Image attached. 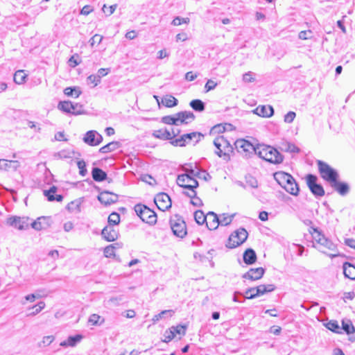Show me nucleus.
Segmentation results:
<instances>
[{
	"mask_svg": "<svg viewBox=\"0 0 355 355\" xmlns=\"http://www.w3.org/2000/svg\"><path fill=\"white\" fill-rule=\"evenodd\" d=\"M257 155L271 164H278L283 162L284 156L274 147L266 144L257 145Z\"/></svg>",
	"mask_w": 355,
	"mask_h": 355,
	"instance_id": "obj_1",
	"label": "nucleus"
},
{
	"mask_svg": "<svg viewBox=\"0 0 355 355\" xmlns=\"http://www.w3.org/2000/svg\"><path fill=\"white\" fill-rule=\"evenodd\" d=\"M317 165L320 176L330 184L335 180H338L339 174L338 171L329 166L327 163L318 160Z\"/></svg>",
	"mask_w": 355,
	"mask_h": 355,
	"instance_id": "obj_2",
	"label": "nucleus"
},
{
	"mask_svg": "<svg viewBox=\"0 0 355 355\" xmlns=\"http://www.w3.org/2000/svg\"><path fill=\"white\" fill-rule=\"evenodd\" d=\"M214 145L216 148L215 153L220 157H223L224 159H230V153L232 151V146L230 142L223 136H218L214 140Z\"/></svg>",
	"mask_w": 355,
	"mask_h": 355,
	"instance_id": "obj_3",
	"label": "nucleus"
},
{
	"mask_svg": "<svg viewBox=\"0 0 355 355\" xmlns=\"http://www.w3.org/2000/svg\"><path fill=\"white\" fill-rule=\"evenodd\" d=\"M134 209L142 221L149 225L156 223L157 218L156 213L146 205L137 204L135 206Z\"/></svg>",
	"mask_w": 355,
	"mask_h": 355,
	"instance_id": "obj_4",
	"label": "nucleus"
},
{
	"mask_svg": "<svg viewBox=\"0 0 355 355\" xmlns=\"http://www.w3.org/2000/svg\"><path fill=\"white\" fill-rule=\"evenodd\" d=\"M248 233L245 229L241 227L234 231L228 239L226 246L228 248H234L243 244L248 239Z\"/></svg>",
	"mask_w": 355,
	"mask_h": 355,
	"instance_id": "obj_5",
	"label": "nucleus"
},
{
	"mask_svg": "<svg viewBox=\"0 0 355 355\" xmlns=\"http://www.w3.org/2000/svg\"><path fill=\"white\" fill-rule=\"evenodd\" d=\"M170 225L175 236L182 239L187 235V225L184 220L181 218L175 216V218L170 220Z\"/></svg>",
	"mask_w": 355,
	"mask_h": 355,
	"instance_id": "obj_6",
	"label": "nucleus"
},
{
	"mask_svg": "<svg viewBox=\"0 0 355 355\" xmlns=\"http://www.w3.org/2000/svg\"><path fill=\"white\" fill-rule=\"evenodd\" d=\"M318 250L324 253L327 254L329 257L334 258L339 255L337 246L331 240L324 237L322 239V242L319 244Z\"/></svg>",
	"mask_w": 355,
	"mask_h": 355,
	"instance_id": "obj_7",
	"label": "nucleus"
},
{
	"mask_svg": "<svg viewBox=\"0 0 355 355\" xmlns=\"http://www.w3.org/2000/svg\"><path fill=\"white\" fill-rule=\"evenodd\" d=\"M306 184L311 192L316 197H322L324 196V190L323 187L317 183L318 178L313 174H308L306 176Z\"/></svg>",
	"mask_w": 355,
	"mask_h": 355,
	"instance_id": "obj_8",
	"label": "nucleus"
},
{
	"mask_svg": "<svg viewBox=\"0 0 355 355\" xmlns=\"http://www.w3.org/2000/svg\"><path fill=\"white\" fill-rule=\"evenodd\" d=\"M234 145L237 151L245 157L252 153L257 155V146H254L250 141L245 139H237L234 142Z\"/></svg>",
	"mask_w": 355,
	"mask_h": 355,
	"instance_id": "obj_9",
	"label": "nucleus"
},
{
	"mask_svg": "<svg viewBox=\"0 0 355 355\" xmlns=\"http://www.w3.org/2000/svg\"><path fill=\"white\" fill-rule=\"evenodd\" d=\"M177 184L184 189H196L199 185L198 182L186 172L178 176Z\"/></svg>",
	"mask_w": 355,
	"mask_h": 355,
	"instance_id": "obj_10",
	"label": "nucleus"
},
{
	"mask_svg": "<svg viewBox=\"0 0 355 355\" xmlns=\"http://www.w3.org/2000/svg\"><path fill=\"white\" fill-rule=\"evenodd\" d=\"M6 224L19 230H24L28 228L30 223L28 217L13 216L7 218Z\"/></svg>",
	"mask_w": 355,
	"mask_h": 355,
	"instance_id": "obj_11",
	"label": "nucleus"
},
{
	"mask_svg": "<svg viewBox=\"0 0 355 355\" xmlns=\"http://www.w3.org/2000/svg\"><path fill=\"white\" fill-rule=\"evenodd\" d=\"M202 137H203V135L201 133L193 132L184 134L179 138L173 139L171 144L175 146H184L187 143L196 138H197L196 142H198Z\"/></svg>",
	"mask_w": 355,
	"mask_h": 355,
	"instance_id": "obj_12",
	"label": "nucleus"
},
{
	"mask_svg": "<svg viewBox=\"0 0 355 355\" xmlns=\"http://www.w3.org/2000/svg\"><path fill=\"white\" fill-rule=\"evenodd\" d=\"M103 139L102 135L96 130L87 131L83 138V141L90 146H98Z\"/></svg>",
	"mask_w": 355,
	"mask_h": 355,
	"instance_id": "obj_13",
	"label": "nucleus"
},
{
	"mask_svg": "<svg viewBox=\"0 0 355 355\" xmlns=\"http://www.w3.org/2000/svg\"><path fill=\"white\" fill-rule=\"evenodd\" d=\"M154 202L161 211H166L171 207V200L169 196L165 193H160L155 196Z\"/></svg>",
	"mask_w": 355,
	"mask_h": 355,
	"instance_id": "obj_14",
	"label": "nucleus"
},
{
	"mask_svg": "<svg viewBox=\"0 0 355 355\" xmlns=\"http://www.w3.org/2000/svg\"><path fill=\"white\" fill-rule=\"evenodd\" d=\"M186 173H189L193 178H202L206 181L211 180V175L204 170H200L196 165L193 168L191 164L183 169Z\"/></svg>",
	"mask_w": 355,
	"mask_h": 355,
	"instance_id": "obj_15",
	"label": "nucleus"
},
{
	"mask_svg": "<svg viewBox=\"0 0 355 355\" xmlns=\"http://www.w3.org/2000/svg\"><path fill=\"white\" fill-rule=\"evenodd\" d=\"M118 198L119 196L117 194L107 191H102L98 196V200L101 203L105 205H110L111 204L116 202L118 201Z\"/></svg>",
	"mask_w": 355,
	"mask_h": 355,
	"instance_id": "obj_16",
	"label": "nucleus"
},
{
	"mask_svg": "<svg viewBox=\"0 0 355 355\" xmlns=\"http://www.w3.org/2000/svg\"><path fill=\"white\" fill-rule=\"evenodd\" d=\"M341 331H345L349 336V340L355 342V327L352 321L349 319H343L342 320ZM343 331H341V334Z\"/></svg>",
	"mask_w": 355,
	"mask_h": 355,
	"instance_id": "obj_17",
	"label": "nucleus"
},
{
	"mask_svg": "<svg viewBox=\"0 0 355 355\" xmlns=\"http://www.w3.org/2000/svg\"><path fill=\"white\" fill-rule=\"evenodd\" d=\"M102 236L107 241H114L118 239L119 231L114 226L107 225L101 232Z\"/></svg>",
	"mask_w": 355,
	"mask_h": 355,
	"instance_id": "obj_18",
	"label": "nucleus"
},
{
	"mask_svg": "<svg viewBox=\"0 0 355 355\" xmlns=\"http://www.w3.org/2000/svg\"><path fill=\"white\" fill-rule=\"evenodd\" d=\"M265 269L262 267L257 268H250L247 272L243 275V279L250 280H258L260 279L264 275Z\"/></svg>",
	"mask_w": 355,
	"mask_h": 355,
	"instance_id": "obj_19",
	"label": "nucleus"
},
{
	"mask_svg": "<svg viewBox=\"0 0 355 355\" xmlns=\"http://www.w3.org/2000/svg\"><path fill=\"white\" fill-rule=\"evenodd\" d=\"M330 185L336 192L343 196L347 195L350 190L349 185L347 182H340L338 181V180L333 182Z\"/></svg>",
	"mask_w": 355,
	"mask_h": 355,
	"instance_id": "obj_20",
	"label": "nucleus"
},
{
	"mask_svg": "<svg viewBox=\"0 0 355 355\" xmlns=\"http://www.w3.org/2000/svg\"><path fill=\"white\" fill-rule=\"evenodd\" d=\"M274 178L282 187H284L288 182L294 181V178L291 175L283 171L275 173Z\"/></svg>",
	"mask_w": 355,
	"mask_h": 355,
	"instance_id": "obj_21",
	"label": "nucleus"
},
{
	"mask_svg": "<svg viewBox=\"0 0 355 355\" xmlns=\"http://www.w3.org/2000/svg\"><path fill=\"white\" fill-rule=\"evenodd\" d=\"M207 221H205V223L207 228L210 230L217 229L220 225L219 217L218 215L213 211H209L207 214Z\"/></svg>",
	"mask_w": 355,
	"mask_h": 355,
	"instance_id": "obj_22",
	"label": "nucleus"
},
{
	"mask_svg": "<svg viewBox=\"0 0 355 355\" xmlns=\"http://www.w3.org/2000/svg\"><path fill=\"white\" fill-rule=\"evenodd\" d=\"M253 112L262 117H270L274 114V109L271 105H259Z\"/></svg>",
	"mask_w": 355,
	"mask_h": 355,
	"instance_id": "obj_23",
	"label": "nucleus"
},
{
	"mask_svg": "<svg viewBox=\"0 0 355 355\" xmlns=\"http://www.w3.org/2000/svg\"><path fill=\"white\" fill-rule=\"evenodd\" d=\"M177 114L180 125L188 124L195 119V115L191 111H182Z\"/></svg>",
	"mask_w": 355,
	"mask_h": 355,
	"instance_id": "obj_24",
	"label": "nucleus"
},
{
	"mask_svg": "<svg viewBox=\"0 0 355 355\" xmlns=\"http://www.w3.org/2000/svg\"><path fill=\"white\" fill-rule=\"evenodd\" d=\"M57 191L55 186H52L49 190H44V195L47 198V200L50 202L57 201L61 202L63 200L62 195H54Z\"/></svg>",
	"mask_w": 355,
	"mask_h": 355,
	"instance_id": "obj_25",
	"label": "nucleus"
},
{
	"mask_svg": "<svg viewBox=\"0 0 355 355\" xmlns=\"http://www.w3.org/2000/svg\"><path fill=\"white\" fill-rule=\"evenodd\" d=\"M83 336L81 334H76L75 336H70L68 338L60 343V345L64 347H75L78 343H79Z\"/></svg>",
	"mask_w": 355,
	"mask_h": 355,
	"instance_id": "obj_26",
	"label": "nucleus"
},
{
	"mask_svg": "<svg viewBox=\"0 0 355 355\" xmlns=\"http://www.w3.org/2000/svg\"><path fill=\"white\" fill-rule=\"evenodd\" d=\"M243 261L248 265H252L257 261V254L252 248L247 249L243 255Z\"/></svg>",
	"mask_w": 355,
	"mask_h": 355,
	"instance_id": "obj_27",
	"label": "nucleus"
},
{
	"mask_svg": "<svg viewBox=\"0 0 355 355\" xmlns=\"http://www.w3.org/2000/svg\"><path fill=\"white\" fill-rule=\"evenodd\" d=\"M92 178L96 182H103L107 178V173L103 171L101 168L98 167H94L92 171Z\"/></svg>",
	"mask_w": 355,
	"mask_h": 355,
	"instance_id": "obj_28",
	"label": "nucleus"
},
{
	"mask_svg": "<svg viewBox=\"0 0 355 355\" xmlns=\"http://www.w3.org/2000/svg\"><path fill=\"white\" fill-rule=\"evenodd\" d=\"M152 135L154 137L157 139L163 140L171 139V131L166 128L154 130Z\"/></svg>",
	"mask_w": 355,
	"mask_h": 355,
	"instance_id": "obj_29",
	"label": "nucleus"
},
{
	"mask_svg": "<svg viewBox=\"0 0 355 355\" xmlns=\"http://www.w3.org/2000/svg\"><path fill=\"white\" fill-rule=\"evenodd\" d=\"M19 166V164L17 161L0 159V170H8L9 168L16 170Z\"/></svg>",
	"mask_w": 355,
	"mask_h": 355,
	"instance_id": "obj_30",
	"label": "nucleus"
},
{
	"mask_svg": "<svg viewBox=\"0 0 355 355\" xmlns=\"http://www.w3.org/2000/svg\"><path fill=\"white\" fill-rule=\"evenodd\" d=\"M343 273L345 277L355 279V266L349 262L343 264Z\"/></svg>",
	"mask_w": 355,
	"mask_h": 355,
	"instance_id": "obj_31",
	"label": "nucleus"
},
{
	"mask_svg": "<svg viewBox=\"0 0 355 355\" xmlns=\"http://www.w3.org/2000/svg\"><path fill=\"white\" fill-rule=\"evenodd\" d=\"M279 148L282 151L288 152V153H299L300 151V148L296 146L295 144L288 142V141H282L280 144Z\"/></svg>",
	"mask_w": 355,
	"mask_h": 355,
	"instance_id": "obj_32",
	"label": "nucleus"
},
{
	"mask_svg": "<svg viewBox=\"0 0 355 355\" xmlns=\"http://www.w3.org/2000/svg\"><path fill=\"white\" fill-rule=\"evenodd\" d=\"M288 193H291L293 196H297L300 189L298 184L296 183L295 180L288 182L286 185L283 187Z\"/></svg>",
	"mask_w": 355,
	"mask_h": 355,
	"instance_id": "obj_33",
	"label": "nucleus"
},
{
	"mask_svg": "<svg viewBox=\"0 0 355 355\" xmlns=\"http://www.w3.org/2000/svg\"><path fill=\"white\" fill-rule=\"evenodd\" d=\"M120 147V143L119 141H112L107 144L103 146L99 149L101 153H107L116 150Z\"/></svg>",
	"mask_w": 355,
	"mask_h": 355,
	"instance_id": "obj_34",
	"label": "nucleus"
},
{
	"mask_svg": "<svg viewBox=\"0 0 355 355\" xmlns=\"http://www.w3.org/2000/svg\"><path fill=\"white\" fill-rule=\"evenodd\" d=\"M162 103L166 107H173L178 105V101L173 96L166 95L162 98Z\"/></svg>",
	"mask_w": 355,
	"mask_h": 355,
	"instance_id": "obj_35",
	"label": "nucleus"
},
{
	"mask_svg": "<svg viewBox=\"0 0 355 355\" xmlns=\"http://www.w3.org/2000/svg\"><path fill=\"white\" fill-rule=\"evenodd\" d=\"M190 107L196 112H201L205 109V104L203 101L200 99L192 100L189 103Z\"/></svg>",
	"mask_w": 355,
	"mask_h": 355,
	"instance_id": "obj_36",
	"label": "nucleus"
},
{
	"mask_svg": "<svg viewBox=\"0 0 355 355\" xmlns=\"http://www.w3.org/2000/svg\"><path fill=\"white\" fill-rule=\"evenodd\" d=\"M82 92L78 87H68L64 89V94L67 96L78 98Z\"/></svg>",
	"mask_w": 355,
	"mask_h": 355,
	"instance_id": "obj_37",
	"label": "nucleus"
},
{
	"mask_svg": "<svg viewBox=\"0 0 355 355\" xmlns=\"http://www.w3.org/2000/svg\"><path fill=\"white\" fill-rule=\"evenodd\" d=\"M252 290L256 291L255 293H251L250 296H246V299H254L257 297L262 295L263 294L267 293V290H266V287L264 284L259 285L257 287H252Z\"/></svg>",
	"mask_w": 355,
	"mask_h": 355,
	"instance_id": "obj_38",
	"label": "nucleus"
},
{
	"mask_svg": "<svg viewBox=\"0 0 355 355\" xmlns=\"http://www.w3.org/2000/svg\"><path fill=\"white\" fill-rule=\"evenodd\" d=\"M162 122L168 125H180L177 113L173 115H168L163 116L162 118Z\"/></svg>",
	"mask_w": 355,
	"mask_h": 355,
	"instance_id": "obj_39",
	"label": "nucleus"
},
{
	"mask_svg": "<svg viewBox=\"0 0 355 355\" xmlns=\"http://www.w3.org/2000/svg\"><path fill=\"white\" fill-rule=\"evenodd\" d=\"M81 203L82 200L80 198L76 199L69 202L67 206V209L70 212H80Z\"/></svg>",
	"mask_w": 355,
	"mask_h": 355,
	"instance_id": "obj_40",
	"label": "nucleus"
},
{
	"mask_svg": "<svg viewBox=\"0 0 355 355\" xmlns=\"http://www.w3.org/2000/svg\"><path fill=\"white\" fill-rule=\"evenodd\" d=\"M105 322V319L101 317V315H98V314H92L89 318V320H88V322L91 324V325H95V326H98V325H101L103 323H104Z\"/></svg>",
	"mask_w": 355,
	"mask_h": 355,
	"instance_id": "obj_41",
	"label": "nucleus"
},
{
	"mask_svg": "<svg viewBox=\"0 0 355 355\" xmlns=\"http://www.w3.org/2000/svg\"><path fill=\"white\" fill-rule=\"evenodd\" d=\"M58 108L61 111L71 114V108H73V103L71 101H60L58 105Z\"/></svg>",
	"mask_w": 355,
	"mask_h": 355,
	"instance_id": "obj_42",
	"label": "nucleus"
},
{
	"mask_svg": "<svg viewBox=\"0 0 355 355\" xmlns=\"http://www.w3.org/2000/svg\"><path fill=\"white\" fill-rule=\"evenodd\" d=\"M73 155H74L73 151H70L68 150H62L58 153H55L53 155V157L55 159H67V158L72 157Z\"/></svg>",
	"mask_w": 355,
	"mask_h": 355,
	"instance_id": "obj_43",
	"label": "nucleus"
},
{
	"mask_svg": "<svg viewBox=\"0 0 355 355\" xmlns=\"http://www.w3.org/2000/svg\"><path fill=\"white\" fill-rule=\"evenodd\" d=\"M174 311L173 310H164L161 311L159 313L155 315L152 319L153 323L157 322L160 319L164 318L165 317H171L173 314Z\"/></svg>",
	"mask_w": 355,
	"mask_h": 355,
	"instance_id": "obj_44",
	"label": "nucleus"
},
{
	"mask_svg": "<svg viewBox=\"0 0 355 355\" xmlns=\"http://www.w3.org/2000/svg\"><path fill=\"white\" fill-rule=\"evenodd\" d=\"M26 74L25 73L24 71L23 70H19L15 72L14 74V81L17 84H22L25 82V80L26 78Z\"/></svg>",
	"mask_w": 355,
	"mask_h": 355,
	"instance_id": "obj_45",
	"label": "nucleus"
},
{
	"mask_svg": "<svg viewBox=\"0 0 355 355\" xmlns=\"http://www.w3.org/2000/svg\"><path fill=\"white\" fill-rule=\"evenodd\" d=\"M326 327L334 333L341 334L340 327L336 320H330L326 324Z\"/></svg>",
	"mask_w": 355,
	"mask_h": 355,
	"instance_id": "obj_46",
	"label": "nucleus"
},
{
	"mask_svg": "<svg viewBox=\"0 0 355 355\" xmlns=\"http://www.w3.org/2000/svg\"><path fill=\"white\" fill-rule=\"evenodd\" d=\"M207 218V215H205L204 212L201 210H198L194 212V219L199 225H202L205 223Z\"/></svg>",
	"mask_w": 355,
	"mask_h": 355,
	"instance_id": "obj_47",
	"label": "nucleus"
},
{
	"mask_svg": "<svg viewBox=\"0 0 355 355\" xmlns=\"http://www.w3.org/2000/svg\"><path fill=\"white\" fill-rule=\"evenodd\" d=\"M218 217H219L220 225L226 226V225H230L232 223V221L234 217V214L230 216L226 214H223L222 215H220Z\"/></svg>",
	"mask_w": 355,
	"mask_h": 355,
	"instance_id": "obj_48",
	"label": "nucleus"
},
{
	"mask_svg": "<svg viewBox=\"0 0 355 355\" xmlns=\"http://www.w3.org/2000/svg\"><path fill=\"white\" fill-rule=\"evenodd\" d=\"M71 114L73 115H80L86 114V112L83 105L78 103H73V108H71Z\"/></svg>",
	"mask_w": 355,
	"mask_h": 355,
	"instance_id": "obj_49",
	"label": "nucleus"
},
{
	"mask_svg": "<svg viewBox=\"0 0 355 355\" xmlns=\"http://www.w3.org/2000/svg\"><path fill=\"white\" fill-rule=\"evenodd\" d=\"M109 225H116L120 223V215L116 212H112L110 214L107 219Z\"/></svg>",
	"mask_w": 355,
	"mask_h": 355,
	"instance_id": "obj_50",
	"label": "nucleus"
},
{
	"mask_svg": "<svg viewBox=\"0 0 355 355\" xmlns=\"http://www.w3.org/2000/svg\"><path fill=\"white\" fill-rule=\"evenodd\" d=\"M115 245H119V243L110 245L105 248L104 254L106 257H112L115 256Z\"/></svg>",
	"mask_w": 355,
	"mask_h": 355,
	"instance_id": "obj_51",
	"label": "nucleus"
},
{
	"mask_svg": "<svg viewBox=\"0 0 355 355\" xmlns=\"http://www.w3.org/2000/svg\"><path fill=\"white\" fill-rule=\"evenodd\" d=\"M171 328L173 330L175 336L176 334H180V335H182V336H184L186 334V329H187L186 325L179 324L178 326H172Z\"/></svg>",
	"mask_w": 355,
	"mask_h": 355,
	"instance_id": "obj_52",
	"label": "nucleus"
},
{
	"mask_svg": "<svg viewBox=\"0 0 355 355\" xmlns=\"http://www.w3.org/2000/svg\"><path fill=\"white\" fill-rule=\"evenodd\" d=\"M313 239L320 244L322 242V239L324 238V235L322 234L318 228H313V232H311Z\"/></svg>",
	"mask_w": 355,
	"mask_h": 355,
	"instance_id": "obj_53",
	"label": "nucleus"
},
{
	"mask_svg": "<svg viewBox=\"0 0 355 355\" xmlns=\"http://www.w3.org/2000/svg\"><path fill=\"white\" fill-rule=\"evenodd\" d=\"M46 304L44 302L41 301L37 304L33 306L31 309H33V312L30 313L28 315H35L39 313L42 309H44Z\"/></svg>",
	"mask_w": 355,
	"mask_h": 355,
	"instance_id": "obj_54",
	"label": "nucleus"
},
{
	"mask_svg": "<svg viewBox=\"0 0 355 355\" xmlns=\"http://www.w3.org/2000/svg\"><path fill=\"white\" fill-rule=\"evenodd\" d=\"M77 166L79 168V174L85 177L87 173L85 162L84 160H79L77 162Z\"/></svg>",
	"mask_w": 355,
	"mask_h": 355,
	"instance_id": "obj_55",
	"label": "nucleus"
},
{
	"mask_svg": "<svg viewBox=\"0 0 355 355\" xmlns=\"http://www.w3.org/2000/svg\"><path fill=\"white\" fill-rule=\"evenodd\" d=\"M175 334L170 327L169 329H166L164 334V338L162 340L164 343H168L171 341L175 338Z\"/></svg>",
	"mask_w": 355,
	"mask_h": 355,
	"instance_id": "obj_56",
	"label": "nucleus"
},
{
	"mask_svg": "<svg viewBox=\"0 0 355 355\" xmlns=\"http://www.w3.org/2000/svg\"><path fill=\"white\" fill-rule=\"evenodd\" d=\"M246 184L252 188H257L258 187V182L254 177L251 175H248L245 177Z\"/></svg>",
	"mask_w": 355,
	"mask_h": 355,
	"instance_id": "obj_57",
	"label": "nucleus"
},
{
	"mask_svg": "<svg viewBox=\"0 0 355 355\" xmlns=\"http://www.w3.org/2000/svg\"><path fill=\"white\" fill-rule=\"evenodd\" d=\"M55 338L53 336H44L42 340V342L38 343V346L40 347L42 346H48L49 345L53 340Z\"/></svg>",
	"mask_w": 355,
	"mask_h": 355,
	"instance_id": "obj_58",
	"label": "nucleus"
},
{
	"mask_svg": "<svg viewBox=\"0 0 355 355\" xmlns=\"http://www.w3.org/2000/svg\"><path fill=\"white\" fill-rule=\"evenodd\" d=\"M190 21V19L189 18L187 17V18H182L180 17H176L173 19V20L172 21V24L173 26H180L181 25L182 23H184V24H189Z\"/></svg>",
	"mask_w": 355,
	"mask_h": 355,
	"instance_id": "obj_59",
	"label": "nucleus"
},
{
	"mask_svg": "<svg viewBox=\"0 0 355 355\" xmlns=\"http://www.w3.org/2000/svg\"><path fill=\"white\" fill-rule=\"evenodd\" d=\"M87 80L88 84H94V87L98 85V84L101 83L99 76H97V75L89 76L87 78Z\"/></svg>",
	"mask_w": 355,
	"mask_h": 355,
	"instance_id": "obj_60",
	"label": "nucleus"
},
{
	"mask_svg": "<svg viewBox=\"0 0 355 355\" xmlns=\"http://www.w3.org/2000/svg\"><path fill=\"white\" fill-rule=\"evenodd\" d=\"M42 219L44 220V218H38L36 220L32 222L31 223L32 228L37 231L41 230L43 228L42 222L40 221Z\"/></svg>",
	"mask_w": 355,
	"mask_h": 355,
	"instance_id": "obj_61",
	"label": "nucleus"
},
{
	"mask_svg": "<svg viewBox=\"0 0 355 355\" xmlns=\"http://www.w3.org/2000/svg\"><path fill=\"white\" fill-rule=\"evenodd\" d=\"M103 36L96 34L94 35L89 41L91 46H94L95 43H97L98 44H101V42L103 40Z\"/></svg>",
	"mask_w": 355,
	"mask_h": 355,
	"instance_id": "obj_62",
	"label": "nucleus"
},
{
	"mask_svg": "<svg viewBox=\"0 0 355 355\" xmlns=\"http://www.w3.org/2000/svg\"><path fill=\"white\" fill-rule=\"evenodd\" d=\"M295 116V112L290 111L284 116V122L287 123H291L294 121Z\"/></svg>",
	"mask_w": 355,
	"mask_h": 355,
	"instance_id": "obj_63",
	"label": "nucleus"
},
{
	"mask_svg": "<svg viewBox=\"0 0 355 355\" xmlns=\"http://www.w3.org/2000/svg\"><path fill=\"white\" fill-rule=\"evenodd\" d=\"M216 86H217V83L216 82H214V80L209 79L207 80V82L205 84V92H208L211 90H213L216 88Z\"/></svg>",
	"mask_w": 355,
	"mask_h": 355,
	"instance_id": "obj_64",
	"label": "nucleus"
}]
</instances>
